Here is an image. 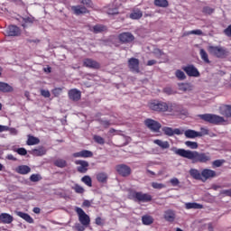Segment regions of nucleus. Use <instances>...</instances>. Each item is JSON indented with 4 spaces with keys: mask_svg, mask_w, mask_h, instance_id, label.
I'll list each match as a JSON object with an SVG mask.
<instances>
[{
    "mask_svg": "<svg viewBox=\"0 0 231 231\" xmlns=\"http://www.w3.org/2000/svg\"><path fill=\"white\" fill-rule=\"evenodd\" d=\"M171 151H172L174 154H177V156H180V158L189 160L191 163H208V162L212 161L209 152H201L177 147L171 148Z\"/></svg>",
    "mask_w": 231,
    "mask_h": 231,
    "instance_id": "obj_1",
    "label": "nucleus"
},
{
    "mask_svg": "<svg viewBox=\"0 0 231 231\" xmlns=\"http://www.w3.org/2000/svg\"><path fill=\"white\" fill-rule=\"evenodd\" d=\"M149 107L152 111L157 113H172V104L163 101H152L149 103Z\"/></svg>",
    "mask_w": 231,
    "mask_h": 231,
    "instance_id": "obj_2",
    "label": "nucleus"
},
{
    "mask_svg": "<svg viewBox=\"0 0 231 231\" xmlns=\"http://www.w3.org/2000/svg\"><path fill=\"white\" fill-rule=\"evenodd\" d=\"M208 51L217 59H226L228 57V50L226 48L218 45V46H209Z\"/></svg>",
    "mask_w": 231,
    "mask_h": 231,
    "instance_id": "obj_3",
    "label": "nucleus"
},
{
    "mask_svg": "<svg viewBox=\"0 0 231 231\" xmlns=\"http://www.w3.org/2000/svg\"><path fill=\"white\" fill-rule=\"evenodd\" d=\"M199 117H200L201 120H204V122L215 124V125H219V124H225V122H226L225 117L214 114L199 115Z\"/></svg>",
    "mask_w": 231,
    "mask_h": 231,
    "instance_id": "obj_4",
    "label": "nucleus"
},
{
    "mask_svg": "<svg viewBox=\"0 0 231 231\" xmlns=\"http://www.w3.org/2000/svg\"><path fill=\"white\" fill-rule=\"evenodd\" d=\"M76 213L79 217V221L81 225H84V226H89L91 224V217H88V214H86V211L82 209L81 208H76Z\"/></svg>",
    "mask_w": 231,
    "mask_h": 231,
    "instance_id": "obj_5",
    "label": "nucleus"
},
{
    "mask_svg": "<svg viewBox=\"0 0 231 231\" xmlns=\"http://www.w3.org/2000/svg\"><path fill=\"white\" fill-rule=\"evenodd\" d=\"M130 198H132V199H136L137 201H143V203H147V201H151L152 199L151 195L138 191L131 192Z\"/></svg>",
    "mask_w": 231,
    "mask_h": 231,
    "instance_id": "obj_6",
    "label": "nucleus"
},
{
    "mask_svg": "<svg viewBox=\"0 0 231 231\" xmlns=\"http://www.w3.org/2000/svg\"><path fill=\"white\" fill-rule=\"evenodd\" d=\"M183 71L188 75V77H199V70L194 65L189 64L187 66L182 67Z\"/></svg>",
    "mask_w": 231,
    "mask_h": 231,
    "instance_id": "obj_7",
    "label": "nucleus"
},
{
    "mask_svg": "<svg viewBox=\"0 0 231 231\" xmlns=\"http://www.w3.org/2000/svg\"><path fill=\"white\" fill-rule=\"evenodd\" d=\"M144 124L148 129H151V131H154L155 133L162 129V125L158 121L152 119H146Z\"/></svg>",
    "mask_w": 231,
    "mask_h": 231,
    "instance_id": "obj_8",
    "label": "nucleus"
},
{
    "mask_svg": "<svg viewBox=\"0 0 231 231\" xmlns=\"http://www.w3.org/2000/svg\"><path fill=\"white\" fill-rule=\"evenodd\" d=\"M202 181H207V180H212V178H217V173L216 171L211 169H204L201 171Z\"/></svg>",
    "mask_w": 231,
    "mask_h": 231,
    "instance_id": "obj_9",
    "label": "nucleus"
},
{
    "mask_svg": "<svg viewBox=\"0 0 231 231\" xmlns=\"http://www.w3.org/2000/svg\"><path fill=\"white\" fill-rule=\"evenodd\" d=\"M116 170L117 171L118 174L123 177H127L131 175V167L125 165V164H119L116 167Z\"/></svg>",
    "mask_w": 231,
    "mask_h": 231,
    "instance_id": "obj_10",
    "label": "nucleus"
},
{
    "mask_svg": "<svg viewBox=\"0 0 231 231\" xmlns=\"http://www.w3.org/2000/svg\"><path fill=\"white\" fill-rule=\"evenodd\" d=\"M128 67L134 73H140V60L135 58H131L128 60Z\"/></svg>",
    "mask_w": 231,
    "mask_h": 231,
    "instance_id": "obj_11",
    "label": "nucleus"
},
{
    "mask_svg": "<svg viewBox=\"0 0 231 231\" xmlns=\"http://www.w3.org/2000/svg\"><path fill=\"white\" fill-rule=\"evenodd\" d=\"M5 35L7 37H19V35H21V29L15 25H10L5 30Z\"/></svg>",
    "mask_w": 231,
    "mask_h": 231,
    "instance_id": "obj_12",
    "label": "nucleus"
},
{
    "mask_svg": "<svg viewBox=\"0 0 231 231\" xmlns=\"http://www.w3.org/2000/svg\"><path fill=\"white\" fill-rule=\"evenodd\" d=\"M75 164L78 165L77 167L78 172H81L82 174H86V172H88L89 162L82 160H77L75 161Z\"/></svg>",
    "mask_w": 231,
    "mask_h": 231,
    "instance_id": "obj_13",
    "label": "nucleus"
},
{
    "mask_svg": "<svg viewBox=\"0 0 231 231\" xmlns=\"http://www.w3.org/2000/svg\"><path fill=\"white\" fill-rule=\"evenodd\" d=\"M120 42L126 44L127 42H133L134 41V35L131 32H122L118 35Z\"/></svg>",
    "mask_w": 231,
    "mask_h": 231,
    "instance_id": "obj_14",
    "label": "nucleus"
},
{
    "mask_svg": "<svg viewBox=\"0 0 231 231\" xmlns=\"http://www.w3.org/2000/svg\"><path fill=\"white\" fill-rule=\"evenodd\" d=\"M162 132L164 133V134H166V136H174V134H177V135L183 134V131H181L180 129L179 128L172 129L168 126L162 127Z\"/></svg>",
    "mask_w": 231,
    "mask_h": 231,
    "instance_id": "obj_15",
    "label": "nucleus"
},
{
    "mask_svg": "<svg viewBox=\"0 0 231 231\" xmlns=\"http://www.w3.org/2000/svg\"><path fill=\"white\" fill-rule=\"evenodd\" d=\"M83 64L86 68H92L94 69H98V68H100V64L91 59L84 60Z\"/></svg>",
    "mask_w": 231,
    "mask_h": 231,
    "instance_id": "obj_16",
    "label": "nucleus"
},
{
    "mask_svg": "<svg viewBox=\"0 0 231 231\" xmlns=\"http://www.w3.org/2000/svg\"><path fill=\"white\" fill-rule=\"evenodd\" d=\"M14 221V217L8 213H2L0 215V223H4L5 225H10Z\"/></svg>",
    "mask_w": 231,
    "mask_h": 231,
    "instance_id": "obj_17",
    "label": "nucleus"
},
{
    "mask_svg": "<svg viewBox=\"0 0 231 231\" xmlns=\"http://www.w3.org/2000/svg\"><path fill=\"white\" fill-rule=\"evenodd\" d=\"M69 98L74 100L75 102L80 100V91L77 88L70 89L69 91Z\"/></svg>",
    "mask_w": 231,
    "mask_h": 231,
    "instance_id": "obj_18",
    "label": "nucleus"
},
{
    "mask_svg": "<svg viewBox=\"0 0 231 231\" xmlns=\"http://www.w3.org/2000/svg\"><path fill=\"white\" fill-rule=\"evenodd\" d=\"M189 176H191L193 180H199L200 181H203V177L201 175V172H199V170L196 168H191L189 170Z\"/></svg>",
    "mask_w": 231,
    "mask_h": 231,
    "instance_id": "obj_19",
    "label": "nucleus"
},
{
    "mask_svg": "<svg viewBox=\"0 0 231 231\" xmlns=\"http://www.w3.org/2000/svg\"><path fill=\"white\" fill-rule=\"evenodd\" d=\"M32 171V168L28 165H20L15 169V172L22 175L29 174Z\"/></svg>",
    "mask_w": 231,
    "mask_h": 231,
    "instance_id": "obj_20",
    "label": "nucleus"
},
{
    "mask_svg": "<svg viewBox=\"0 0 231 231\" xmlns=\"http://www.w3.org/2000/svg\"><path fill=\"white\" fill-rule=\"evenodd\" d=\"M220 115L226 116V118H231V106L223 105L220 106Z\"/></svg>",
    "mask_w": 231,
    "mask_h": 231,
    "instance_id": "obj_21",
    "label": "nucleus"
},
{
    "mask_svg": "<svg viewBox=\"0 0 231 231\" xmlns=\"http://www.w3.org/2000/svg\"><path fill=\"white\" fill-rule=\"evenodd\" d=\"M164 219L166 221H169L170 223H172L174 219H176V213H174L173 210L168 209L164 212Z\"/></svg>",
    "mask_w": 231,
    "mask_h": 231,
    "instance_id": "obj_22",
    "label": "nucleus"
},
{
    "mask_svg": "<svg viewBox=\"0 0 231 231\" xmlns=\"http://www.w3.org/2000/svg\"><path fill=\"white\" fill-rule=\"evenodd\" d=\"M185 208L187 210H190V209H195V210H200L201 208H203V205L199 204V203H196V202H187L185 204Z\"/></svg>",
    "mask_w": 231,
    "mask_h": 231,
    "instance_id": "obj_23",
    "label": "nucleus"
},
{
    "mask_svg": "<svg viewBox=\"0 0 231 231\" xmlns=\"http://www.w3.org/2000/svg\"><path fill=\"white\" fill-rule=\"evenodd\" d=\"M16 216H18V217H22V219H24V221H26L27 223H33V218L30 217L28 213L16 211Z\"/></svg>",
    "mask_w": 231,
    "mask_h": 231,
    "instance_id": "obj_24",
    "label": "nucleus"
},
{
    "mask_svg": "<svg viewBox=\"0 0 231 231\" xmlns=\"http://www.w3.org/2000/svg\"><path fill=\"white\" fill-rule=\"evenodd\" d=\"M0 91L2 93H11V91H14V88L8 83L0 82Z\"/></svg>",
    "mask_w": 231,
    "mask_h": 231,
    "instance_id": "obj_25",
    "label": "nucleus"
},
{
    "mask_svg": "<svg viewBox=\"0 0 231 231\" xmlns=\"http://www.w3.org/2000/svg\"><path fill=\"white\" fill-rule=\"evenodd\" d=\"M153 143H155L156 145H159V147H161V149H169V147H171V144L169 143V142L162 141L160 139L154 140Z\"/></svg>",
    "mask_w": 231,
    "mask_h": 231,
    "instance_id": "obj_26",
    "label": "nucleus"
},
{
    "mask_svg": "<svg viewBox=\"0 0 231 231\" xmlns=\"http://www.w3.org/2000/svg\"><path fill=\"white\" fill-rule=\"evenodd\" d=\"M72 10L76 14V15H80L81 14H88V9L85 6H73Z\"/></svg>",
    "mask_w": 231,
    "mask_h": 231,
    "instance_id": "obj_27",
    "label": "nucleus"
},
{
    "mask_svg": "<svg viewBox=\"0 0 231 231\" xmlns=\"http://www.w3.org/2000/svg\"><path fill=\"white\" fill-rule=\"evenodd\" d=\"M143 16V13H142L141 10H135L132 12L129 15L130 19H133V20L142 19Z\"/></svg>",
    "mask_w": 231,
    "mask_h": 231,
    "instance_id": "obj_28",
    "label": "nucleus"
},
{
    "mask_svg": "<svg viewBox=\"0 0 231 231\" xmlns=\"http://www.w3.org/2000/svg\"><path fill=\"white\" fill-rule=\"evenodd\" d=\"M41 143V140L39 138L33 136V135H29L27 139V145H37Z\"/></svg>",
    "mask_w": 231,
    "mask_h": 231,
    "instance_id": "obj_29",
    "label": "nucleus"
},
{
    "mask_svg": "<svg viewBox=\"0 0 231 231\" xmlns=\"http://www.w3.org/2000/svg\"><path fill=\"white\" fill-rule=\"evenodd\" d=\"M142 222L143 225H146V226L152 225V223H154V218H152V217L149 215H145V216H143Z\"/></svg>",
    "mask_w": 231,
    "mask_h": 231,
    "instance_id": "obj_30",
    "label": "nucleus"
},
{
    "mask_svg": "<svg viewBox=\"0 0 231 231\" xmlns=\"http://www.w3.org/2000/svg\"><path fill=\"white\" fill-rule=\"evenodd\" d=\"M184 134L186 138H199V134L195 130H186L184 132Z\"/></svg>",
    "mask_w": 231,
    "mask_h": 231,
    "instance_id": "obj_31",
    "label": "nucleus"
},
{
    "mask_svg": "<svg viewBox=\"0 0 231 231\" xmlns=\"http://www.w3.org/2000/svg\"><path fill=\"white\" fill-rule=\"evenodd\" d=\"M155 6H159V8H167L169 6V1L167 0H154Z\"/></svg>",
    "mask_w": 231,
    "mask_h": 231,
    "instance_id": "obj_32",
    "label": "nucleus"
},
{
    "mask_svg": "<svg viewBox=\"0 0 231 231\" xmlns=\"http://www.w3.org/2000/svg\"><path fill=\"white\" fill-rule=\"evenodd\" d=\"M199 55H200V58L202 59V60H204V62H206V64H210V60H208V54L207 53V51L204 49H200Z\"/></svg>",
    "mask_w": 231,
    "mask_h": 231,
    "instance_id": "obj_33",
    "label": "nucleus"
},
{
    "mask_svg": "<svg viewBox=\"0 0 231 231\" xmlns=\"http://www.w3.org/2000/svg\"><path fill=\"white\" fill-rule=\"evenodd\" d=\"M5 131H10L11 134H17V129L0 125V133H5Z\"/></svg>",
    "mask_w": 231,
    "mask_h": 231,
    "instance_id": "obj_34",
    "label": "nucleus"
},
{
    "mask_svg": "<svg viewBox=\"0 0 231 231\" xmlns=\"http://www.w3.org/2000/svg\"><path fill=\"white\" fill-rule=\"evenodd\" d=\"M107 30V27L102 24H97L93 27L94 33H100L102 32H106Z\"/></svg>",
    "mask_w": 231,
    "mask_h": 231,
    "instance_id": "obj_35",
    "label": "nucleus"
},
{
    "mask_svg": "<svg viewBox=\"0 0 231 231\" xmlns=\"http://www.w3.org/2000/svg\"><path fill=\"white\" fill-rule=\"evenodd\" d=\"M54 165H56V167H60V169H64V167L68 165V162H66V160L57 159L54 162Z\"/></svg>",
    "mask_w": 231,
    "mask_h": 231,
    "instance_id": "obj_36",
    "label": "nucleus"
},
{
    "mask_svg": "<svg viewBox=\"0 0 231 231\" xmlns=\"http://www.w3.org/2000/svg\"><path fill=\"white\" fill-rule=\"evenodd\" d=\"M179 89L180 91H190L192 87L189 83H180Z\"/></svg>",
    "mask_w": 231,
    "mask_h": 231,
    "instance_id": "obj_37",
    "label": "nucleus"
},
{
    "mask_svg": "<svg viewBox=\"0 0 231 231\" xmlns=\"http://www.w3.org/2000/svg\"><path fill=\"white\" fill-rule=\"evenodd\" d=\"M32 154H33V156H44V154H46V150H44V148L34 149L32 150Z\"/></svg>",
    "mask_w": 231,
    "mask_h": 231,
    "instance_id": "obj_38",
    "label": "nucleus"
},
{
    "mask_svg": "<svg viewBox=\"0 0 231 231\" xmlns=\"http://www.w3.org/2000/svg\"><path fill=\"white\" fill-rule=\"evenodd\" d=\"M97 180L100 183H106L107 181V174L101 172L97 175Z\"/></svg>",
    "mask_w": 231,
    "mask_h": 231,
    "instance_id": "obj_39",
    "label": "nucleus"
},
{
    "mask_svg": "<svg viewBox=\"0 0 231 231\" xmlns=\"http://www.w3.org/2000/svg\"><path fill=\"white\" fill-rule=\"evenodd\" d=\"M81 181L85 183L88 187H93V181L91 180V177L85 175L82 177Z\"/></svg>",
    "mask_w": 231,
    "mask_h": 231,
    "instance_id": "obj_40",
    "label": "nucleus"
},
{
    "mask_svg": "<svg viewBox=\"0 0 231 231\" xmlns=\"http://www.w3.org/2000/svg\"><path fill=\"white\" fill-rule=\"evenodd\" d=\"M153 54L156 59H165V57H167V55H165V53H163L160 49H154Z\"/></svg>",
    "mask_w": 231,
    "mask_h": 231,
    "instance_id": "obj_41",
    "label": "nucleus"
},
{
    "mask_svg": "<svg viewBox=\"0 0 231 231\" xmlns=\"http://www.w3.org/2000/svg\"><path fill=\"white\" fill-rule=\"evenodd\" d=\"M175 76L177 77V79H179V80H185L187 79L185 72H183V70H180V69L176 70Z\"/></svg>",
    "mask_w": 231,
    "mask_h": 231,
    "instance_id": "obj_42",
    "label": "nucleus"
},
{
    "mask_svg": "<svg viewBox=\"0 0 231 231\" xmlns=\"http://www.w3.org/2000/svg\"><path fill=\"white\" fill-rule=\"evenodd\" d=\"M33 21L30 17L23 18L22 26L23 28H28V24H32Z\"/></svg>",
    "mask_w": 231,
    "mask_h": 231,
    "instance_id": "obj_43",
    "label": "nucleus"
},
{
    "mask_svg": "<svg viewBox=\"0 0 231 231\" xmlns=\"http://www.w3.org/2000/svg\"><path fill=\"white\" fill-rule=\"evenodd\" d=\"M185 145L188 146L189 149H198L199 147L198 143L192 141H186Z\"/></svg>",
    "mask_w": 231,
    "mask_h": 231,
    "instance_id": "obj_44",
    "label": "nucleus"
},
{
    "mask_svg": "<svg viewBox=\"0 0 231 231\" xmlns=\"http://www.w3.org/2000/svg\"><path fill=\"white\" fill-rule=\"evenodd\" d=\"M82 158H92L93 156V152L88 151V150H83L81 151Z\"/></svg>",
    "mask_w": 231,
    "mask_h": 231,
    "instance_id": "obj_45",
    "label": "nucleus"
},
{
    "mask_svg": "<svg viewBox=\"0 0 231 231\" xmlns=\"http://www.w3.org/2000/svg\"><path fill=\"white\" fill-rule=\"evenodd\" d=\"M77 231H84L86 228H88V226H84L79 223H76L75 226H73Z\"/></svg>",
    "mask_w": 231,
    "mask_h": 231,
    "instance_id": "obj_46",
    "label": "nucleus"
},
{
    "mask_svg": "<svg viewBox=\"0 0 231 231\" xmlns=\"http://www.w3.org/2000/svg\"><path fill=\"white\" fill-rule=\"evenodd\" d=\"M77 194H84V188L79 184H76L73 188Z\"/></svg>",
    "mask_w": 231,
    "mask_h": 231,
    "instance_id": "obj_47",
    "label": "nucleus"
},
{
    "mask_svg": "<svg viewBox=\"0 0 231 231\" xmlns=\"http://www.w3.org/2000/svg\"><path fill=\"white\" fill-rule=\"evenodd\" d=\"M30 180L33 182L41 181L42 180V177H41L40 174H32L30 177Z\"/></svg>",
    "mask_w": 231,
    "mask_h": 231,
    "instance_id": "obj_48",
    "label": "nucleus"
},
{
    "mask_svg": "<svg viewBox=\"0 0 231 231\" xmlns=\"http://www.w3.org/2000/svg\"><path fill=\"white\" fill-rule=\"evenodd\" d=\"M170 183L172 187H180V180H178V178L171 179Z\"/></svg>",
    "mask_w": 231,
    "mask_h": 231,
    "instance_id": "obj_49",
    "label": "nucleus"
},
{
    "mask_svg": "<svg viewBox=\"0 0 231 231\" xmlns=\"http://www.w3.org/2000/svg\"><path fill=\"white\" fill-rule=\"evenodd\" d=\"M188 35H203V31L197 29L188 32Z\"/></svg>",
    "mask_w": 231,
    "mask_h": 231,
    "instance_id": "obj_50",
    "label": "nucleus"
},
{
    "mask_svg": "<svg viewBox=\"0 0 231 231\" xmlns=\"http://www.w3.org/2000/svg\"><path fill=\"white\" fill-rule=\"evenodd\" d=\"M223 163H225V160H216L212 162V166L213 167H221V165H223Z\"/></svg>",
    "mask_w": 231,
    "mask_h": 231,
    "instance_id": "obj_51",
    "label": "nucleus"
},
{
    "mask_svg": "<svg viewBox=\"0 0 231 231\" xmlns=\"http://www.w3.org/2000/svg\"><path fill=\"white\" fill-rule=\"evenodd\" d=\"M94 140L95 142H97V143H99L100 145H104L105 143L104 138H102L100 135H95Z\"/></svg>",
    "mask_w": 231,
    "mask_h": 231,
    "instance_id": "obj_52",
    "label": "nucleus"
},
{
    "mask_svg": "<svg viewBox=\"0 0 231 231\" xmlns=\"http://www.w3.org/2000/svg\"><path fill=\"white\" fill-rule=\"evenodd\" d=\"M152 187L153 189H165V184H162V183H158V182H152Z\"/></svg>",
    "mask_w": 231,
    "mask_h": 231,
    "instance_id": "obj_53",
    "label": "nucleus"
},
{
    "mask_svg": "<svg viewBox=\"0 0 231 231\" xmlns=\"http://www.w3.org/2000/svg\"><path fill=\"white\" fill-rule=\"evenodd\" d=\"M106 13L108 15H116L118 14V8H108Z\"/></svg>",
    "mask_w": 231,
    "mask_h": 231,
    "instance_id": "obj_54",
    "label": "nucleus"
},
{
    "mask_svg": "<svg viewBox=\"0 0 231 231\" xmlns=\"http://www.w3.org/2000/svg\"><path fill=\"white\" fill-rule=\"evenodd\" d=\"M16 152L17 154H20V156H26L28 154V152L24 148H18Z\"/></svg>",
    "mask_w": 231,
    "mask_h": 231,
    "instance_id": "obj_55",
    "label": "nucleus"
},
{
    "mask_svg": "<svg viewBox=\"0 0 231 231\" xmlns=\"http://www.w3.org/2000/svg\"><path fill=\"white\" fill-rule=\"evenodd\" d=\"M199 137L205 136L208 134V129L207 128H200V132H198Z\"/></svg>",
    "mask_w": 231,
    "mask_h": 231,
    "instance_id": "obj_56",
    "label": "nucleus"
},
{
    "mask_svg": "<svg viewBox=\"0 0 231 231\" xmlns=\"http://www.w3.org/2000/svg\"><path fill=\"white\" fill-rule=\"evenodd\" d=\"M41 95L42 97H44L45 98H50V97H51V94L50 93V91L49 90H44V89L41 90Z\"/></svg>",
    "mask_w": 231,
    "mask_h": 231,
    "instance_id": "obj_57",
    "label": "nucleus"
},
{
    "mask_svg": "<svg viewBox=\"0 0 231 231\" xmlns=\"http://www.w3.org/2000/svg\"><path fill=\"white\" fill-rule=\"evenodd\" d=\"M203 13L210 15V14H214V9H212L211 7L206 6L203 8Z\"/></svg>",
    "mask_w": 231,
    "mask_h": 231,
    "instance_id": "obj_58",
    "label": "nucleus"
},
{
    "mask_svg": "<svg viewBox=\"0 0 231 231\" xmlns=\"http://www.w3.org/2000/svg\"><path fill=\"white\" fill-rule=\"evenodd\" d=\"M60 93H62V88H54L52 90V94L54 95V97H59Z\"/></svg>",
    "mask_w": 231,
    "mask_h": 231,
    "instance_id": "obj_59",
    "label": "nucleus"
},
{
    "mask_svg": "<svg viewBox=\"0 0 231 231\" xmlns=\"http://www.w3.org/2000/svg\"><path fill=\"white\" fill-rule=\"evenodd\" d=\"M224 33L226 37H231V25H228L227 28L224 30Z\"/></svg>",
    "mask_w": 231,
    "mask_h": 231,
    "instance_id": "obj_60",
    "label": "nucleus"
},
{
    "mask_svg": "<svg viewBox=\"0 0 231 231\" xmlns=\"http://www.w3.org/2000/svg\"><path fill=\"white\" fill-rule=\"evenodd\" d=\"M82 5H85V6H92L93 4L91 3V0H81Z\"/></svg>",
    "mask_w": 231,
    "mask_h": 231,
    "instance_id": "obj_61",
    "label": "nucleus"
},
{
    "mask_svg": "<svg viewBox=\"0 0 231 231\" xmlns=\"http://www.w3.org/2000/svg\"><path fill=\"white\" fill-rule=\"evenodd\" d=\"M101 125H103V127H109L111 123H109V121H101Z\"/></svg>",
    "mask_w": 231,
    "mask_h": 231,
    "instance_id": "obj_62",
    "label": "nucleus"
},
{
    "mask_svg": "<svg viewBox=\"0 0 231 231\" xmlns=\"http://www.w3.org/2000/svg\"><path fill=\"white\" fill-rule=\"evenodd\" d=\"M221 194H225L226 196H231V189H224L221 191Z\"/></svg>",
    "mask_w": 231,
    "mask_h": 231,
    "instance_id": "obj_63",
    "label": "nucleus"
},
{
    "mask_svg": "<svg viewBox=\"0 0 231 231\" xmlns=\"http://www.w3.org/2000/svg\"><path fill=\"white\" fill-rule=\"evenodd\" d=\"M164 93H166L167 95H172V88H164Z\"/></svg>",
    "mask_w": 231,
    "mask_h": 231,
    "instance_id": "obj_64",
    "label": "nucleus"
}]
</instances>
